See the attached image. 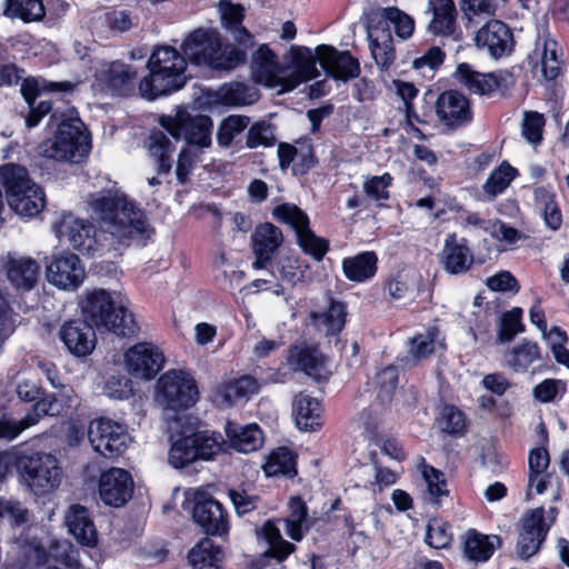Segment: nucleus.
Returning <instances> with one entry per match:
<instances>
[{
  "instance_id": "obj_1",
  "label": "nucleus",
  "mask_w": 569,
  "mask_h": 569,
  "mask_svg": "<svg viewBox=\"0 0 569 569\" xmlns=\"http://www.w3.org/2000/svg\"><path fill=\"white\" fill-rule=\"evenodd\" d=\"M88 206L100 227L117 238L119 243L136 237L149 238L152 232L144 212L123 194H91Z\"/></svg>"
},
{
  "instance_id": "obj_2",
  "label": "nucleus",
  "mask_w": 569,
  "mask_h": 569,
  "mask_svg": "<svg viewBox=\"0 0 569 569\" xmlns=\"http://www.w3.org/2000/svg\"><path fill=\"white\" fill-rule=\"evenodd\" d=\"M80 307L86 321L97 329H104L123 338L139 332V326L129 310V300L121 292L88 290Z\"/></svg>"
},
{
  "instance_id": "obj_3",
  "label": "nucleus",
  "mask_w": 569,
  "mask_h": 569,
  "mask_svg": "<svg viewBox=\"0 0 569 569\" xmlns=\"http://www.w3.org/2000/svg\"><path fill=\"white\" fill-rule=\"evenodd\" d=\"M184 56L197 66L214 70H231L246 61L243 49L223 41L220 32L212 28L193 30L183 40Z\"/></svg>"
},
{
  "instance_id": "obj_4",
  "label": "nucleus",
  "mask_w": 569,
  "mask_h": 569,
  "mask_svg": "<svg viewBox=\"0 0 569 569\" xmlns=\"http://www.w3.org/2000/svg\"><path fill=\"white\" fill-rule=\"evenodd\" d=\"M148 67L149 76L139 82L140 94L148 100L174 92L186 84V58L172 47L157 48L149 59Z\"/></svg>"
},
{
  "instance_id": "obj_5",
  "label": "nucleus",
  "mask_w": 569,
  "mask_h": 569,
  "mask_svg": "<svg viewBox=\"0 0 569 569\" xmlns=\"http://www.w3.org/2000/svg\"><path fill=\"white\" fill-rule=\"evenodd\" d=\"M51 121L57 123V129L51 138L40 144V153L54 161L80 163L90 151L82 121L72 113L68 118L53 113Z\"/></svg>"
},
{
  "instance_id": "obj_6",
  "label": "nucleus",
  "mask_w": 569,
  "mask_h": 569,
  "mask_svg": "<svg viewBox=\"0 0 569 569\" xmlns=\"http://www.w3.org/2000/svg\"><path fill=\"white\" fill-rule=\"evenodd\" d=\"M0 184L9 207L19 216L31 218L44 208V192L29 178L26 168L14 163L1 166Z\"/></svg>"
},
{
  "instance_id": "obj_7",
  "label": "nucleus",
  "mask_w": 569,
  "mask_h": 569,
  "mask_svg": "<svg viewBox=\"0 0 569 569\" xmlns=\"http://www.w3.org/2000/svg\"><path fill=\"white\" fill-rule=\"evenodd\" d=\"M18 475L34 495L42 496L60 486L62 469L58 459L51 453L21 451Z\"/></svg>"
},
{
  "instance_id": "obj_8",
  "label": "nucleus",
  "mask_w": 569,
  "mask_h": 569,
  "mask_svg": "<svg viewBox=\"0 0 569 569\" xmlns=\"http://www.w3.org/2000/svg\"><path fill=\"white\" fill-rule=\"evenodd\" d=\"M36 531V528H30L26 537L18 539L19 547L28 561L40 566L53 559L71 569L79 566L78 550L69 541L56 540L49 536L42 539Z\"/></svg>"
},
{
  "instance_id": "obj_9",
  "label": "nucleus",
  "mask_w": 569,
  "mask_h": 569,
  "mask_svg": "<svg viewBox=\"0 0 569 569\" xmlns=\"http://www.w3.org/2000/svg\"><path fill=\"white\" fill-rule=\"evenodd\" d=\"M198 389L193 378L182 370H169L157 381L154 400L163 409H187L196 403Z\"/></svg>"
},
{
  "instance_id": "obj_10",
  "label": "nucleus",
  "mask_w": 569,
  "mask_h": 569,
  "mask_svg": "<svg viewBox=\"0 0 569 569\" xmlns=\"http://www.w3.org/2000/svg\"><path fill=\"white\" fill-rule=\"evenodd\" d=\"M273 217L290 226L297 238V243L303 252L320 261L328 251V242L315 234L309 227V217L293 203H282L272 210Z\"/></svg>"
},
{
  "instance_id": "obj_11",
  "label": "nucleus",
  "mask_w": 569,
  "mask_h": 569,
  "mask_svg": "<svg viewBox=\"0 0 569 569\" xmlns=\"http://www.w3.org/2000/svg\"><path fill=\"white\" fill-rule=\"evenodd\" d=\"M88 438L94 451L106 458L121 455L130 442L126 427L108 418L91 421Z\"/></svg>"
},
{
  "instance_id": "obj_12",
  "label": "nucleus",
  "mask_w": 569,
  "mask_h": 569,
  "mask_svg": "<svg viewBox=\"0 0 569 569\" xmlns=\"http://www.w3.org/2000/svg\"><path fill=\"white\" fill-rule=\"evenodd\" d=\"M161 126L174 140L183 136L188 144L201 148H207L211 143L212 120L208 116L178 114L176 118H163Z\"/></svg>"
},
{
  "instance_id": "obj_13",
  "label": "nucleus",
  "mask_w": 569,
  "mask_h": 569,
  "mask_svg": "<svg viewBox=\"0 0 569 569\" xmlns=\"http://www.w3.org/2000/svg\"><path fill=\"white\" fill-rule=\"evenodd\" d=\"M53 230L60 241H67L74 250L88 254L96 251V229L89 221L63 213Z\"/></svg>"
},
{
  "instance_id": "obj_14",
  "label": "nucleus",
  "mask_w": 569,
  "mask_h": 569,
  "mask_svg": "<svg viewBox=\"0 0 569 569\" xmlns=\"http://www.w3.org/2000/svg\"><path fill=\"white\" fill-rule=\"evenodd\" d=\"M473 41L478 49L487 52L496 60L509 56L515 47L510 28L497 19L486 22L476 32Z\"/></svg>"
},
{
  "instance_id": "obj_15",
  "label": "nucleus",
  "mask_w": 569,
  "mask_h": 569,
  "mask_svg": "<svg viewBox=\"0 0 569 569\" xmlns=\"http://www.w3.org/2000/svg\"><path fill=\"white\" fill-rule=\"evenodd\" d=\"M164 365L163 353L149 342H140L124 353L127 371L138 379L151 380Z\"/></svg>"
},
{
  "instance_id": "obj_16",
  "label": "nucleus",
  "mask_w": 569,
  "mask_h": 569,
  "mask_svg": "<svg viewBox=\"0 0 569 569\" xmlns=\"http://www.w3.org/2000/svg\"><path fill=\"white\" fill-rule=\"evenodd\" d=\"M98 492L104 505L120 508L132 497V477L122 468H110L101 473L98 482Z\"/></svg>"
},
{
  "instance_id": "obj_17",
  "label": "nucleus",
  "mask_w": 569,
  "mask_h": 569,
  "mask_svg": "<svg viewBox=\"0 0 569 569\" xmlns=\"http://www.w3.org/2000/svg\"><path fill=\"white\" fill-rule=\"evenodd\" d=\"M549 525L545 521V510L536 508L528 511L521 518L516 552L522 559L536 555L545 540Z\"/></svg>"
},
{
  "instance_id": "obj_18",
  "label": "nucleus",
  "mask_w": 569,
  "mask_h": 569,
  "mask_svg": "<svg viewBox=\"0 0 569 569\" xmlns=\"http://www.w3.org/2000/svg\"><path fill=\"white\" fill-rule=\"evenodd\" d=\"M84 267L77 254L63 252L54 256L47 267V279L63 290H74L83 282Z\"/></svg>"
},
{
  "instance_id": "obj_19",
  "label": "nucleus",
  "mask_w": 569,
  "mask_h": 569,
  "mask_svg": "<svg viewBox=\"0 0 569 569\" xmlns=\"http://www.w3.org/2000/svg\"><path fill=\"white\" fill-rule=\"evenodd\" d=\"M250 69L257 83L283 91L287 67L279 63L277 54L267 44H261L253 52Z\"/></svg>"
},
{
  "instance_id": "obj_20",
  "label": "nucleus",
  "mask_w": 569,
  "mask_h": 569,
  "mask_svg": "<svg viewBox=\"0 0 569 569\" xmlns=\"http://www.w3.org/2000/svg\"><path fill=\"white\" fill-rule=\"evenodd\" d=\"M192 517L208 535H223L228 531L227 517L222 505L201 490L193 495Z\"/></svg>"
},
{
  "instance_id": "obj_21",
  "label": "nucleus",
  "mask_w": 569,
  "mask_h": 569,
  "mask_svg": "<svg viewBox=\"0 0 569 569\" xmlns=\"http://www.w3.org/2000/svg\"><path fill=\"white\" fill-rule=\"evenodd\" d=\"M436 113L439 121L449 129L465 127L472 120L469 100L455 90L445 91L438 97Z\"/></svg>"
},
{
  "instance_id": "obj_22",
  "label": "nucleus",
  "mask_w": 569,
  "mask_h": 569,
  "mask_svg": "<svg viewBox=\"0 0 569 569\" xmlns=\"http://www.w3.org/2000/svg\"><path fill=\"white\" fill-rule=\"evenodd\" d=\"M316 57L326 72L337 80L348 81L360 73V63L349 51H339L327 44L316 49Z\"/></svg>"
},
{
  "instance_id": "obj_23",
  "label": "nucleus",
  "mask_w": 569,
  "mask_h": 569,
  "mask_svg": "<svg viewBox=\"0 0 569 569\" xmlns=\"http://www.w3.org/2000/svg\"><path fill=\"white\" fill-rule=\"evenodd\" d=\"M282 242L283 234L277 226L269 222L257 226L251 234V248L256 256L253 268L264 269Z\"/></svg>"
},
{
  "instance_id": "obj_24",
  "label": "nucleus",
  "mask_w": 569,
  "mask_h": 569,
  "mask_svg": "<svg viewBox=\"0 0 569 569\" xmlns=\"http://www.w3.org/2000/svg\"><path fill=\"white\" fill-rule=\"evenodd\" d=\"M59 336L70 353L76 357L90 355L97 343V336L93 327L83 320L66 322L60 328Z\"/></svg>"
},
{
  "instance_id": "obj_25",
  "label": "nucleus",
  "mask_w": 569,
  "mask_h": 569,
  "mask_svg": "<svg viewBox=\"0 0 569 569\" xmlns=\"http://www.w3.org/2000/svg\"><path fill=\"white\" fill-rule=\"evenodd\" d=\"M287 363L293 371L305 372L313 379L327 378L330 371L326 368V359L315 347L306 345L289 349Z\"/></svg>"
},
{
  "instance_id": "obj_26",
  "label": "nucleus",
  "mask_w": 569,
  "mask_h": 569,
  "mask_svg": "<svg viewBox=\"0 0 569 569\" xmlns=\"http://www.w3.org/2000/svg\"><path fill=\"white\" fill-rule=\"evenodd\" d=\"M257 536L259 539H263L268 545V549L257 562L258 569H267V562L271 559H274L277 563L280 565L296 549L295 545L282 538L280 529L272 520H267L262 527L257 530Z\"/></svg>"
},
{
  "instance_id": "obj_27",
  "label": "nucleus",
  "mask_w": 569,
  "mask_h": 569,
  "mask_svg": "<svg viewBox=\"0 0 569 569\" xmlns=\"http://www.w3.org/2000/svg\"><path fill=\"white\" fill-rule=\"evenodd\" d=\"M4 267L9 281L21 290L33 288L40 274L39 263L30 257L8 253Z\"/></svg>"
},
{
  "instance_id": "obj_28",
  "label": "nucleus",
  "mask_w": 569,
  "mask_h": 569,
  "mask_svg": "<svg viewBox=\"0 0 569 569\" xmlns=\"http://www.w3.org/2000/svg\"><path fill=\"white\" fill-rule=\"evenodd\" d=\"M218 12L222 27L230 32L239 46H252L253 36L242 26L244 8L231 0H220Z\"/></svg>"
},
{
  "instance_id": "obj_29",
  "label": "nucleus",
  "mask_w": 569,
  "mask_h": 569,
  "mask_svg": "<svg viewBox=\"0 0 569 569\" xmlns=\"http://www.w3.org/2000/svg\"><path fill=\"white\" fill-rule=\"evenodd\" d=\"M441 256L445 269L452 274L466 272L473 263L468 241L465 238L458 240L456 233L446 237Z\"/></svg>"
},
{
  "instance_id": "obj_30",
  "label": "nucleus",
  "mask_w": 569,
  "mask_h": 569,
  "mask_svg": "<svg viewBox=\"0 0 569 569\" xmlns=\"http://www.w3.org/2000/svg\"><path fill=\"white\" fill-rule=\"evenodd\" d=\"M322 408L317 398L299 392L292 401V416L298 429L315 431L322 426Z\"/></svg>"
},
{
  "instance_id": "obj_31",
  "label": "nucleus",
  "mask_w": 569,
  "mask_h": 569,
  "mask_svg": "<svg viewBox=\"0 0 569 569\" xmlns=\"http://www.w3.org/2000/svg\"><path fill=\"white\" fill-rule=\"evenodd\" d=\"M69 532L84 547H94L98 541L96 527L89 511L79 505H72L64 517Z\"/></svg>"
},
{
  "instance_id": "obj_32",
  "label": "nucleus",
  "mask_w": 569,
  "mask_h": 569,
  "mask_svg": "<svg viewBox=\"0 0 569 569\" xmlns=\"http://www.w3.org/2000/svg\"><path fill=\"white\" fill-rule=\"evenodd\" d=\"M224 430L230 447L239 452L249 453L256 451L263 443L262 431L256 423L240 426L228 421Z\"/></svg>"
},
{
  "instance_id": "obj_33",
  "label": "nucleus",
  "mask_w": 569,
  "mask_h": 569,
  "mask_svg": "<svg viewBox=\"0 0 569 569\" xmlns=\"http://www.w3.org/2000/svg\"><path fill=\"white\" fill-rule=\"evenodd\" d=\"M101 81L118 96H129L134 90L137 71L123 62H112L101 72Z\"/></svg>"
},
{
  "instance_id": "obj_34",
  "label": "nucleus",
  "mask_w": 569,
  "mask_h": 569,
  "mask_svg": "<svg viewBox=\"0 0 569 569\" xmlns=\"http://www.w3.org/2000/svg\"><path fill=\"white\" fill-rule=\"evenodd\" d=\"M549 463L550 459L547 449L538 447L530 450L528 458L529 476L527 496L531 495V490H535L537 495H541L546 491L551 478L547 472Z\"/></svg>"
},
{
  "instance_id": "obj_35",
  "label": "nucleus",
  "mask_w": 569,
  "mask_h": 569,
  "mask_svg": "<svg viewBox=\"0 0 569 569\" xmlns=\"http://www.w3.org/2000/svg\"><path fill=\"white\" fill-rule=\"evenodd\" d=\"M433 17L428 29L435 36L450 37L457 29V9L453 0H430Z\"/></svg>"
},
{
  "instance_id": "obj_36",
  "label": "nucleus",
  "mask_w": 569,
  "mask_h": 569,
  "mask_svg": "<svg viewBox=\"0 0 569 569\" xmlns=\"http://www.w3.org/2000/svg\"><path fill=\"white\" fill-rule=\"evenodd\" d=\"M535 54L540 59L541 73L546 80H555L560 73V49L549 33H543L536 41Z\"/></svg>"
},
{
  "instance_id": "obj_37",
  "label": "nucleus",
  "mask_w": 569,
  "mask_h": 569,
  "mask_svg": "<svg viewBox=\"0 0 569 569\" xmlns=\"http://www.w3.org/2000/svg\"><path fill=\"white\" fill-rule=\"evenodd\" d=\"M378 257L373 251L360 252L342 260L345 277L353 282H365L377 272Z\"/></svg>"
},
{
  "instance_id": "obj_38",
  "label": "nucleus",
  "mask_w": 569,
  "mask_h": 569,
  "mask_svg": "<svg viewBox=\"0 0 569 569\" xmlns=\"http://www.w3.org/2000/svg\"><path fill=\"white\" fill-rule=\"evenodd\" d=\"M456 76L459 82L475 94H490L499 87V81L493 73H481L468 63L457 67Z\"/></svg>"
},
{
  "instance_id": "obj_39",
  "label": "nucleus",
  "mask_w": 569,
  "mask_h": 569,
  "mask_svg": "<svg viewBox=\"0 0 569 569\" xmlns=\"http://www.w3.org/2000/svg\"><path fill=\"white\" fill-rule=\"evenodd\" d=\"M223 551L210 538L201 539L190 551L192 569H222Z\"/></svg>"
},
{
  "instance_id": "obj_40",
  "label": "nucleus",
  "mask_w": 569,
  "mask_h": 569,
  "mask_svg": "<svg viewBox=\"0 0 569 569\" xmlns=\"http://www.w3.org/2000/svg\"><path fill=\"white\" fill-rule=\"evenodd\" d=\"M346 307L338 301H331L329 308L323 312H311L312 326L326 336L340 332L346 322Z\"/></svg>"
},
{
  "instance_id": "obj_41",
  "label": "nucleus",
  "mask_w": 569,
  "mask_h": 569,
  "mask_svg": "<svg viewBox=\"0 0 569 569\" xmlns=\"http://www.w3.org/2000/svg\"><path fill=\"white\" fill-rule=\"evenodd\" d=\"M318 74L316 59L309 51L306 54L296 53L293 57V69L287 68L283 91H291L301 82L315 79Z\"/></svg>"
},
{
  "instance_id": "obj_42",
  "label": "nucleus",
  "mask_w": 569,
  "mask_h": 569,
  "mask_svg": "<svg viewBox=\"0 0 569 569\" xmlns=\"http://www.w3.org/2000/svg\"><path fill=\"white\" fill-rule=\"evenodd\" d=\"M500 546L498 536H486L477 531H469L465 541V555L472 561H487L495 549Z\"/></svg>"
},
{
  "instance_id": "obj_43",
  "label": "nucleus",
  "mask_w": 569,
  "mask_h": 569,
  "mask_svg": "<svg viewBox=\"0 0 569 569\" xmlns=\"http://www.w3.org/2000/svg\"><path fill=\"white\" fill-rule=\"evenodd\" d=\"M263 385L264 381L253 376L244 375L223 383L220 389V395L228 405H231L240 399L249 398L257 393Z\"/></svg>"
},
{
  "instance_id": "obj_44",
  "label": "nucleus",
  "mask_w": 569,
  "mask_h": 569,
  "mask_svg": "<svg viewBox=\"0 0 569 569\" xmlns=\"http://www.w3.org/2000/svg\"><path fill=\"white\" fill-rule=\"evenodd\" d=\"M439 331L437 328L432 327L426 330L423 333H419L410 339L409 349H408V358L405 360L406 366H415L422 359L431 356L435 350L438 341Z\"/></svg>"
},
{
  "instance_id": "obj_45",
  "label": "nucleus",
  "mask_w": 569,
  "mask_h": 569,
  "mask_svg": "<svg viewBox=\"0 0 569 569\" xmlns=\"http://www.w3.org/2000/svg\"><path fill=\"white\" fill-rule=\"evenodd\" d=\"M266 476H295L296 461L293 453L284 447L277 448L271 451L262 466Z\"/></svg>"
},
{
  "instance_id": "obj_46",
  "label": "nucleus",
  "mask_w": 569,
  "mask_h": 569,
  "mask_svg": "<svg viewBox=\"0 0 569 569\" xmlns=\"http://www.w3.org/2000/svg\"><path fill=\"white\" fill-rule=\"evenodd\" d=\"M149 153L158 162V172L168 173L171 169V154L173 144L162 131H154L149 137Z\"/></svg>"
},
{
  "instance_id": "obj_47",
  "label": "nucleus",
  "mask_w": 569,
  "mask_h": 569,
  "mask_svg": "<svg viewBox=\"0 0 569 569\" xmlns=\"http://www.w3.org/2000/svg\"><path fill=\"white\" fill-rule=\"evenodd\" d=\"M372 58L381 70H388L396 59L390 32L382 31L379 36L369 33Z\"/></svg>"
},
{
  "instance_id": "obj_48",
  "label": "nucleus",
  "mask_w": 569,
  "mask_h": 569,
  "mask_svg": "<svg viewBox=\"0 0 569 569\" xmlns=\"http://www.w3.org/2000/svg\"><path fill=\"white\" fill-rule=\"evenodd\" d=\"M307 506L299 497L289 501V515L283 519L286 533L293 540L303 538V528L307 521Z\"/></svg>"
},
{
  "instance_id": "obj_49",
  "label": "nucleus",
  "mask_w": 569,
  "mask_h": 569,
  "mask_svg": "<svg viewBox=\"0 0 569 569\" xmlns=\"http://www.w3.org/2000/svg\"><path fill=\"white\" fill-rule=\"evenodd\" d=\"M4 13L23 22L40 21L46 14L41 0H8Z\"/></svg>"
},
{
  "instance_id": "obj_50",
  "label": "nucleus",
  "mask_w": 569,
  "mask_h": 569,
  "mask_svg": "<svg viewBox=\"0 0 569 569\" xmlns=\"http://www.w3.org/2000/svg\"><path fill=\"white\" fill-rule=\"evenodd\" d=\"M59 411L53 395H47L34 401L32 410L29 411L22 419L18 420L19 433L36 426L43 417L54 416Z\"/></svg>"
},
{
  "instance_id": "obj_51",
  "label": "nucleus",
  "mask_w": 569,
  "mask_h": 569,
  "mask_svg": "<svg viewBox=\"0 0 569 569\" xmlns=\"http://www.w3.org/2000/svg\"><path fill=\"white\" fill-rule=\"evenodd\" d=\"M193 435L174 440L169 451V462L174 468H183L197 460L198 451L194 449Z\"/></svg>"
},
{
  "instance_id": "obj_52",
  "label": "nucleus",
  "mask_w": 569,
  "mask_h": 569,
  "mask_svg": "<svg viewBox=\"0 0 569 569\" xmlns=\"http://www.w3.org/2000/svg\"><path fill=\"white\" fill-rule=\"evenodd\" d=\"M257 92L243 83H230L220 91V99L224 104L246 106L257 100Z\"/></svg>"
},
{
  "instance_id": "obj_53",
  "label": "nucleus",
  "mask_w": 569,
  "mask_h": 569,
  "mask_svg": "<svg viewBox=\"0 0 569 569\" xmlns=\"http://www.w3.org/2000/svg\"><path fill=\"white\" fill-rule=\"evenodd\" d=\"M194 449L198 451L197 458L209 460L221 451L223 439L220 433L210 431H200L193 433Z\"/></svg>"
},
{
  "instance_id": "obj_54",
  "label": "nucleus",
  "mask_w": 569,
  "mask_h": 569,
  "mask_svg": "<svg viewBox=\"0 0 569 569\" xmlns=\"http://www.w3.org/2000/svg\"><path fill=\"white\" fill-rule=\"evenodd\" d=\"M540 358L538 345L526 341L516 347L508 356V365L516 371L527 369L531 363Z\"/></svg>"
},
{
  "instance_id": "obj_55",
  "label": "nucleus",
  "mask_w": 569,
  "mask_h": 569,
  "mask_svg": "<svg viewBox=\"0 0 569 569\" xmlns=\"http://www.w3.org/2000/svg\"><path fill=\"white\" fill-rule=\"evenodd\" d=\"M250 119L246 116L232 114L223 119L219 126L217 140L222 147H228L234 137L241 133L249 124Z\"/></svg>"
},
{
  "instance_id": "obj_56",
  "label": "nucleus",
  "mask_w": 569,
  "mask_h": 569,
  "mask_svg": "<svg viewBox=\"0 0 569 569\" xmlns=\"http://www.w3.org/2000/svg\"><path fill=\"white\" fill-rule=\"evenodd\" d=\"M515 168L508 163L501 164L491 172L483 189L488 194L496 197L508 188L510 182L515 179Z\"/></svg>"
},
{
  "instance_id": "obj_57",
  "label": "nucleus",
  "mask_w": 569,
  "mask_h": 569,
  "mask_svg": "<svg viewBox=\"0 0 569 569\" xmlns=\"http://www.w3.org/2000/svg\"><path fill=\"white\" fill-rule=\"evenodd\" d=\"M393 178L385 172L381 176L368 177L362 186L365 194L375 201H385L390 198L389 188L392 186Z\"/></svg>"
},
{
  "instance_id": "obj_58",
  "label": "nucleus",
  "mask_w": 569,
  "mask_h": 569,
  "mask_svg": "<svg viewBox=\"0 0 569 569\" xmlns=\"http://www.w3.org/2000/svg\"><path fill=\"white\" fill-rule=\"evenodd\" d=\"M382 17L393 27L399 38L408 39L412 36L415 21L406 12L396 7H389L383 10Z\"/></svg>"
},
{
  "instance_id": "obj_59",
  "label": "nucleus",
  "mask_w": 569,
  "mask_h": 569,
  "mask_svg": "<svg viewBox=\"0 0 569 569\" xmlns=\"http://www.w3.org/2000/svg\"><path fill=\"white\" fill-rule=\"evenodd\" d=\"M421 473L427 486L430 501L438 502L439 498L448 495L447 483L441 471L423 463Z\"/></svg>"
},
{
  "instance_id": "obj_60",
  "label": "nucleus",
  "mask_w": 569,
  "mask_h": 569,
  "mask_svg": "<svg viewBox=\"0 0 569 569\" xmlns=\"http://www.w3.org/2000/svg\"><path fill=\"white\" fill-rule=\"evenodd\" d=\"M535 196L538 204L543 209L546 224L552 230L559 229L562 222V217L555 201V196L543 189L537 190Z\"/></svg>"
},
{
  "instance_id": "obj_61",
  "label": "nucleus",
  "mask_w": 569,
  "mask_h": 569,
  "mask_svg": "<svg viewBox=\"0 0 569 569\" xmlns=\"http://www.w3.org/2000/svg\"><path fill=\"white\" fill-rule=\"evenodd\" d=\"M522 310L520 308H512L505 312L500 319V328L498 332V339L501 342L511 341L515 336L523 331L522 325Z\"/></svg>"
},
{
  "instance_id": "obj_62",
  "label": "nucleus",
  "mask_w": 569,
  "mask_h": 569,
  "mask_svg": "<svg viewBox=\"0 0 569 569\" xmlns=\"http://www.w3.org/2000/svg\"><path fill=\"white\" fill-rule=\"evenodd\" d=\"M278 271L282 280L295 284L299 282L305 274L308 266L300 261L297 256L287 254L281 257L277 262Z\"/></svg>"
},
{
  "instance_id": "obj_63",
  "label": "nucleus",
  "mask_w": 569,
  "mask_h": 569,
  "mask_svg": "<svg viewBox=\"0 0 569 569\" xmlns=\"http://www.w3.org/2000/svg\"><path fill=\"white\" fill-rule=\"evenodd\" d=\"M375 383L378 389V398L382 402L388 401L398 385V369L388 366L380 370L375 378Z\"/></svg>"
},
{
  "instance_id": "obj_64",
  "label": "nucleus",
  "mask_w": 569,
  "mask_h": 569,
  "mask_svg": "<svg viewBox=\"0 0 569 569\" xmlns=\"http://www.w3.org/2000/svg\"><path fill=\"white\" fill-rule=\"evenodd\" d=\"M274 140L271 126L264 122H257L250 127L247 133L246 146L250 149L267 148L273 146Z\"/></svg>"
}]
</instances>
